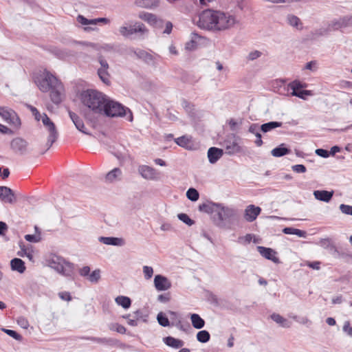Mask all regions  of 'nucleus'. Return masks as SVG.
<instances>
[{
	"label": "nucleus",
	"mask_w": 352,
	"mask_h": 352,
	"mask_svg": "<svg viewBox=\"0 0 352 352\" xmlns=\"http://www.w3.org/2000/svg\"><path fill=\"white\" fill-rule=\"evenodd\" d=\"M292 170L298 173H304L307 171V168L303 164H296L292 166Z\"/></svg>",
	"instance_id": "6e6d98bb"
},
{
	"label": "nucleus",
	"mask_w": 352,
	"mask_h": 352,
	"mask_svg": "<svg viewBox=\"0 0 352 352\" xmlns=\"http://www.w3.org/2000/svg\"><path fill=\"white\" fill-rule=\"evenodd\" d=\"M17 323L19 325H20L22 328L27 329L29 326V322L27 319H25L23 317H20L17 320Z\"/></svg>",
	"instance_id": "e2e57ef3"
},
{
	"label": "nucleus",
	"mask_w": 352,
	"mask_h": 352,
	"mask_svg": "<svg viewBox=\"0 0 352 352\" xmlns=\"http://www.w3.org/2000/svg\"><path fill=\"white\" fill-rule=\"evenodd\" d=\"M288 87L292 90V95L299 98L305 100L307 96L313 95L311 91L302 89L306 85L298 80L292 81L288 85Z\"/></svg>",
	"instance_id": "6e6552de"
},
{
	"label": "nucleus",
	"mask_w": 352,
	"mask_h": 352,
	"mask_svg": "<svg viewBox=\"0 0 352 352\" xmlns=\"http://www.w3.org/2000/svg\"><path fill=\"white\" fill-rule=\"evenodd\" d=\"M50 98L51 100L56 104H60L63 100V95L64 92V87L60 81L50 89Z\"/></svg>",
	"instance_id": "9b49d317"
},
{
	"label": "nucleus",
	"mask_w": 352,
	"mask_h": 352,
	"mask_svg": "<svg viewBox=\"0 0 352 352\" xmlns=\"http://www.w3.org/2000/svg\"><path fill=\"white\" fill-rule=\"evenodd\" d=\"M89 272H90V267L89 266H85V267H82L79 271V273H80V276H89Z\"/></svg>",
	"instance_id": "338daca9"
},
{
	"label": "nucleus",
	"mask_w": 352,
	"mask_h": 352,
	"mask_svg": "<svg viewBox=\"0 0 352 352\" xmlns=\"http://www.w3.org/2000/svg\"><path fill=\"white\" fill-rule=\"evenodd\" d=\"M0 199L4 203L14 204L16 202L15 194L10 188L0 186Z\"/></svg>",
	"instance_id": "ddd939ff"
},
{
	"label": "nucleus",
	"mask_w": 352,
	"mask_h": 352,
	"mask_svg": "<svg viewBox=\"0 0 352 352\" xmlns=\"http://www.w3.org/2000/svg\"><path fill=\"white\" fill-rule=\"evenodd\" d=\"M58 296L63 300L70 301L72 300V296L68 292H62L58 293Z\"/></svg>",
	"instance_id": "680f3d73"
},
{
	"label": "nucleus",
	"mask_w": 352,
	"mask_h": 352,
	"mask_svg": "<svg viewBox=\"0 0 352 352\" xmlns=\"http://www.w3.org/2000/svg\"><path fill=\"white\" fill-rule=\"evenodd\" d=\"M343 331L350 337H352V327L350 326L349 321H346L343 326Z\"/></svg>",
	"instance_id": "bf43d9fd"
},
{
	"label": "nucleus",
	"mask_w": 352,
	"mask_h": 352,
	"mask_svg": "<svg viewBox=\"0 0 352 352\" xmlns=\"http://www.w3.org/2000/svg\"><path fill=\"white\" fill-rule=\"evenodd\" d=\"M99 241L106 245L115 246H121L124 244V241L122 238L113 236H100L99 238Z\"/></svg>",
	"instance_id": "b1692460"
},
{
	"label": "nucleus",
	"mask_w": 352,
	"mask_h": 352,
	"mask_svg": "<svg viewBox=\"0 0 352 352\" xmlns=\"http://www.w3.org/2000/svg\"><path fill=\"white\" fill-rule=\"evenodd\" d=\"M291 149L287 148L285 144H280L271 151V154L274 157H280L291 153Z\"/></svg>",
	"instance_id": "bb28decb"
},
{
	"label": "nucleus",
	"mask_w": 352,
	"mask_h": 352,
	"mask_svg": "<svg viewBox=\"0 0 352 352\" xmlns=\"http://www.w3.org/2000/svg\"><path fill=\"white\" fill-rule=\"evenodd\" d=\"M339 208L343 214L352 216V206L342 204L340 205Z\"/></svg>",
	"instance_id": "8fccbe9b"
},
{
	"label": "nucleus",
	"mask_w": 352,
	"mask_h": 352,
	"mask_svg": "<svg viewBox=\"0 0 352 352\" xmlns=\"http://www.w3.org/2000/svg\"><path fill=\"white\" fill-rule=\"evenodd\" d=\"M262 55V53L260 51L254 50L251 52L248 56V59L249 60H254L256 58H259Z\"/></svg>",
	"instance_id": "13d9d810"
},
{
	"label": "nucleus",
	"mask_w": 352,
	"mask_h": 352,
	"mask_svg": "<svg viewBox=\"0 0 352 352\" xmlns=\"http://www.w3.org/2000/svg\"><path fill=\"white\" fill-rule=\"evenodd\" d=\"M60 80L50 72L45 70L43 75L34 78V82L39 89L43 92H47L53 88Z\"/></svg>",
	"instance_id": "39448f33"
},
{
	"label": "nucleus",
	"mask_w": 352,
	"mask_h": 352,
	"mask_svg": "<svg viewBox=\"0 0 352 352\" xmlns=\"http://www.w3.org/2000/svg\"><path fill=\"white\" fill-rule=\"evenodd\" d=\"M80 99L87 107L83 111L84 117L93 125L98 124L99 118L102 116L111 118L125 117L129 122L133 120V113L128 107L97 90L82 91Z\"/></svg>",
	"instance_id": "f257e3e1"
},
{
	"label": "nucleus",
	"mask_w": 352,
	"mask_h": 352,
	"mask_svg": "<svg viewBox=\"0 0 352 352\" xmlns=\"http://www.w3.org/2000/svg\"><path fill=\"white\" fill-rule=\"evenodd\" d=\"M122 176V171L119 168H115L109 171L105 177L106 182H113L120 180Z\"/></svg>",
	"instance_id": "c756f323"
},
{
	"label": "nucleus",
	"mask_w": 352,
	"mask_h": 352,
	"mask_svg": "<svg viewBox=\"0 0 352 352\" xmlns=\"http://www.w3.org/2000/svg\"><path fill=\"white\" fill-rule=\"evenodd\" d=\"M8 123L16 128L19 127L21 124V120L16 112L12 113V116L8 121Z\"/></svg>",
	"instance_id": "a18cd8bd"
},
{
	"label": "nucleus",
	"mask_w": 352,
	"mask_h": 352,
	"mask_svg": "<svg viewBox=\"0 0 352 352\" xmlns=\"http://www.w3.org/2000/svg\"><path fill=\"white\" fill-rule=\"evenodd\" d=\"M25 239L31 243H38L41 241V233L38 234H26L25 235Z\"/></svg>",
	"instance_id": "09e8293b"
},
{
	"label": "nucleus",
	"mask_w": 352,
	"mask_h": 352,
	"mask_svg": "<svg viewBox=\"0 0 352 352\" xmlns=\"http://www.w3.org/2000/svg\"><path fill=\"white\" fill-rule=\"evenodd\" d=\"M138 172L144 179L148 180H155L158 177L157 170L147 165L139 166Z\"/></svg>",
	"instance_id": "f8f14e48"
},
{
	"label": "nucleus",
	"mask_w": 352,
	"mask_h": 352,
	"mask_svg": "<svg viewBox=\"0 0 352 352\" xmlns=\"http://www.w3.org/2000/svg\"><path fill=\"white\" fill-rule=\"evenodd\" d=\"M186 197L189 200L196 201L199 198V193L197 189L190 188L186 192Z\"/></svg>",
	"instance_id": "ea45409f"
},
{
	"label": "nucleus",
	"mask_w": 352,
	"mask_h": 352,
	"mask_svg": "<svg viewBox=\"0 0 352 352\" xmlns=\"http://www.w3.org/2000/svg\"><path fill=\"white\" fill-rule=\"evenodd\" d=\"M254 135L256 138V140L254 142L255 144L257 146H261L263 144V142L262 140V135L261 134V131L256 133Z\"/></svg>",
	"instance_id": "69168bd1"
},
{
	"label": "nucleus",
	"mask_w": 352,
	"mask_h": 352,
	"mask_svg": "<svg viewBox=\"0 0 352 352\" xmlns=\"http://www.w3.org/2000/svg\"><path fill=\"white\" fill-rule=\"evenodd\" d=\"M77 21L78 23L84 25H94L93 19H88L82 15H78L77 17Z\"/></svg>",
	"instance_id": "603ef678"
},
{
	"label": "nucleus",
	"mask_w": 352,
	"mask_h": 352,
	"mask_svg": "<svg viewBox=\"0 0 352 352\" xmlns=\"http://www.w3.org/2000/svg\"><path fill=\"white\" fill-rule=\"evenodd\" d=\"M131 51L138 57V58L142 60L147 65H155V58L151 53L141 49H133L131 50Z\"/></svg>",
	"instance_id": "4468645a"
},
{
	"label": "nucleus",
	"mask_w": 352,
	"mask_h": 352,
	"mask_svg": "<svg viewBox=\"0 0 352 352\" xmlns=\"http://www.w3.org/2000/svg\"><path fill=\"white\" fill-rule=\"evenodd\" d=\"M261 131L260 130V126L257 123L251 124L248 128V132L255 135L256 133Z\"/></svg>",
	"instance_id": "4d7b16f0"
},
{
	"label": "nucleus",
	"mask_w": 352,
	"mask_h": 352,
	"mask_svg": "<svg viewBox=\"0 0 352 352\" xmlns=\"http://www.w3.org/2000/svg\"><path fill=\"white\" fill-rule=\"evenodd\" d=\"M320 245L325 249H329L331 252H338L337 248L332 243L329 238L322 239L320 241Z\"/></svg>",
	"instance_id": "f704fd0d"
},
{
	"label": "nucleus",
	"mask_w": 352,
	"mask_h": 352,
	"mask_svg": "<svg viewBox=\"0 0 352 352\" xmlns=\"http://www.w3.org/2000/svg\"><path fill=\"white\" fill-rule=\"evenodd\" d=\"M292 318L300 324H306L311 323V321L307 317H298L297 316H294Z\"/></svg>",
	"instance_id": "052dcab7"
},
{
	"label": "nucleus",
	"mask_w": 352,
	"mask_h": 352,
	"mask_svg": "<svg viewBox=\"0 0 352 352\" xmlns=\"http://www.w3.org/2000/svg\"><path fill=\"white\" fill-rule=\"evenodd\" d=\"M98 75L100 80L105 84H110V75L108 72V69H98Z\"/></svg>",
	"instance_id": "58836bf2"
},
{
	"label": "nucleus",
	"mask_w": 352,
	"mask_h": 352,
	"mask_svg": "<svg viewBox=\"0 0 352 352\" xmlns=\"http://www.w3.org/2000/svg\"><path fill=\"white\" fill-rule=\"evenodd\" d=\"M261 208L254 205H249L246 207L244 212V218L248 222L254 221L260 214Z\"/></svg>",
	"instance_id": "a211bd4d"
},
{
	"label": "nucleus",
	"mask_w": 352,
	"mask_h": 352,
	"mask_svg": "<svg viewBox=\"0 0 352 352\" xmlns=\"http://www.w3.org/2000/svg\"><path fill=\"white\" fill-rule=\"evenodd\" d=\"M222 146L226 150V153L232 155L241 151V146L236 140V136L234 134L230 135L222 143Z\"/></svg>",
	"instance_id": "9d476101"
},
{
	"label": "nucleus",
	"mask_w": 352,
	"mask_h": 352,
	"mask_svg": "<svg viewBox=\"0 0 352 352\" xmlns=\"http://www.w3.org/2000/svg\"><path fill=\"white\" fill-rule=\"evenodd\" d=\"M42 122L43 125L47 128V130L50 133L47 142V150H48L52 146V144L56 141L58 136V133L56 130L55 124L45 113H44L42 116Z\"/></svg>",
	"instance_id": "423d86ee"
},
{
	"label": "nucleus",
	"mask_w": 352,
	"mask_h": 352,
	"mask_svg": "<svg viewBox=\"0 0 352 352\" xmlns=\"http://www.w3.org/2000/svg\"><path fill=\"white\" fill-rule=\"evenodd\" d=\"M115 301L118 305L125 309H129L131 305V300L127 296H118L116 298Z\"/></svg>",
	"instance_id": "72a5a7b5"
},
{
	"label": "nucleus",
	"mask_w": 352,
	"mask_h": 352,
	"mask_svg": "<svg viewBox=\"0 0 352 352\" xmlns=\"http://www.w3.org/2000/svg\"><path fill=\"white\" fill-rule=\"evenodd\" d=\"M270 318L275 322L280 324L282 327L289 328L292 325V323L290 321H289L286 318H283L278 314L274 313L270 316Z\"/></svg>",
	"instance_id": "2f4dec72"
},
{
	"label": "nucleus",
	"mask_w": 352,
	"mask_h": 352,
	"mask_svg": "<svg viewBox=\"0 0 352 352\" xmlns=\"http://www.w3.org/2000/svg\"><path fill=\"white\" fill-rule=\"evenodd\" d=\"M10 267L12 271L18 272L20 274L23 273L26 270L25 262L19 258H14L10 261Z\"/></svg>",
	"instance_id": "393cba45"
},
{
	"label": "nucleus",
	"mask_w": 352,
	"mask_h": 352,
	"mask_svg": "<svg viewBox=\"0 0 352 352\" xmlns=\"http://www.w3.org/2000/svg\"><path fill=\"white\" fill-rule=\"evenodd\" d=\"M315 153L317 155L323 158H327L330 156L329 151L324 148H317Z\"/></svg>",
	"instance_id": "5fc2aeb1"
},
{
	"label": "nucleus",
	"mask_w": 352,
	"mask_h": 352,
	"mask_svg": "<svg viewBox=\"0 0 352 352\" xmlns=\"http://www.w3.org/2000/svg\"><path fill=\"white\" fill-rule=\"evenodd\" d=\"M120 34L124 37H130L134 34H143L148 32L144 24L140 22H136L134 25L129 26H121L119 29Z\"/></svg>",
	"instance_id": "0eeeda50"
},
{
	"label": "nucleus",
	"mask_w": 352,
	"mask_h": 352,
	"mask_svg": "<svg viewBox=\"0 0 352 352\" xmlns=\"http://www.w3.org/2000/svg\"><path fill=\"white\" fill-rule=\"evenodd\" d=\"M352 24V17L344 16L338 21H332L329 25L333 30H338L340 28L346 27Z\"/></svg>",
	"instance_id": "5701e85b"
},
{
	"label": "nucleus",
	"mask_w": 352,
	"mask_h": 352,
	"mask_svg": "<svg viewBox=\"0 0 352 352\" xmlns=\"http://www.w3.org/2000/svg\"><path fill=\"white\" fill-rule=\"evenodd\" d=\"M333 190H316L314 191V195L317 200L329 203L333 196Z\"/></svg>",
	"instance_id": "412c9836"
},
{
	"label": "nucleus",
	"mask_w": 352,
	"mask_h": 352,
	"mask_svg": "<svg viewBox=\"0 0 352 352\" xmlns=\"http://www.w3.org/2000/svg\"><path fill=\"white\" fill-rule=\"evenodd\" d=\"M230 130L235 131L236 130L239 123L234 119H230L228 122Z\"/></svg>",
	"instance_id": "774afa93"
},
{
	"label": "nucleus",
	"mask_w": 352,
	"mask_h": 352,
	"mask_svg": "<svg viewBox=\"0 0 352 352\" xmlns=\"http://www.w3.org/2000/svg\"><path fill=\"white\" fill-rule=\"evenodd\" d=\"M190 318L195 329H201L205 326V320L198 314H190Z\"/></svg>",
	"instance_id": "cd10ccee"
},
{
	"label": "nucleus",
	"mask_w": 352,
	"mask_h": 352,
	"mask_svg": "<svg viewBox=\"0 0 352 352\" xmlns=\"http://www.w3.org/2000/svg\"><path fill=\"white\" fill-rule=\"evenodd\" d=\"M197 340L201 343H206L208 342L210 339V333L206 330H201L199 331L197 333Z\"/></svg>",
	"instance_id": "4c0bfd02"
},
{
	"label": "nucleus",
	"mask_w": 352,
	"mask_h": 352,
	"mask_svg": "<svg viewBox=\"0 0 352 352\" xmlns=\"http://www.w3.org/2000/svg\"><path fill=\"white\" fill-rule=\"evenodd\" d=\"M175 142L179 146L187 148L190 140L186 135H182L179 138L174 139Z\"/></svg>",
	"instance_id": "a19ab883"
},
{
	"label": "nucleus",
	"mask_w": 352,
	"mask_h": 352,
	"mask_svg": "<svg viewBox=\"0 0 352 352\" xmlns=\"http://www.w3.org/2000/svg\"><path fill=\"white\" fill-rule=\"evenodd\" d=\"M240 215L236 209L225 207L221 204L217 214L212 216L214 223L219 228L230 227L239 220Z\"/></svg>",
	"instance_id": "7ed1b4c3"
},
{
	"label": "nucleus",
	"mask_w": 352,
	"mask_h": 352,
	"mask_svg": "<svg viewBox=\"0 0 352 352\" xmlns=\"http://www.w3.org/2000/svg\"><path fill=\"white\" fill-rule=\"evenodd\" d=\"M178 219L185 224L191 226L195 224V221L191 219L189 216L185 213H179L177 215Z\"/></svg>",
	"instance_id": "c03bdc74"
},
{
	"label": "nucleus",
	"mask_w": 352,
	"mask_h": 352,
	"mask_svg": "<svg viewBox=\"0 0 352 352\" xmlns=\"http://www.w3.org/2000/svg\"><path fill=\"white\" fill-rule=\"evenodd\" d=\"M2 331L17 341H21L22 340V336L14 330L2 329Z\"/></svg>",
	"instance_id": "de8ad7c7"
},
{
	"label": "nucleus",
	"mask_w": 352,
	"mask_h": 352,
	"mask_svg": "<svg viewBox=\"0 0 352 352\" xmlns=\"http://www.w3.org/2000/svg\"><path fill=\"white\" fill-rule=\"evenodd\" d=\"M143 273L144 275V278L146 279H147V280L150 279L153 274V267L146 266V265L144 266L143 267Z\"/></svg>",
	"instance_id": "3c124183"
},
{
	"label": "nucleus",
	"mask_w": 352,
	"mask_h": 352,
	"mask_svg": "<svg viewBox=\"0 0 352 352\" xmlns=\"http://www.w3.org/2000/svg\"><path fill=\"white\" fill-rule=\"evenodd\" d=\"M199 37V36L197 33H192L191 40L188 41L185 45L186 50L188 51L195 50L197 46V43L195 39Z\"/></svg>",
	"instance_id": "e433bc0d"
},
{
	"label": "nucleus",
	"mask_w": 352,
	"mask_h": 352,
	"mask_svg": "<svg viewBox=\"0 0 352 352\" xmlns=\"http://www.w3.org/2000/svg\"><path fill=\"white\" fill-rule=\"evenodd\" d=\"M170 300V294L169 292L160 294L157 296V300L160 302L166 303Z\"/></svg>",
	"instance_id": "864d4df0"
},
{
	"label": "nucleus",
	"mask_w": 352,
	"mask_h": 352,
	"mask_svg": "<svg viewBox=\"0 0 352 352\" xmlns=\"http://www.w3.org/2000/svg\"><path fill=\"white\" fill-rule=\"evenodd\" d=\"M86 339L98 344H104L109 346H122V344L118 340L113 338L89 337L87 338Z\"/></svg>",
	"instance_id": "dca6fc26"
},
{
	"label": "nucleus",
	"mask_w": 352,
	"mask_h": 352,
	"mask_svg": "<svg viewBox=\"0 0 352 352\" xmlns=\"http://www.w3.org/2000/svg\"><path fill=\"white\" fill-rule=\"evenodd\" d=\"M49 265L58 273L66 276L72 277L74 274V265L66 261L63 257L52 254L48 260Z\"/></svg>",
	"instance_id": "20e7f679"
},
{
	"label": "nucleus",
	"mask_w": 352,
	"mask_h": 352,
	"mask_svg": "<svg viewBox=\"0 0 352 352\" xmlns=\"http://www.w3.org/2000/svg\"><path fill=\"white\" fill-rule=\"evenodd\" d=\"M197 25L202 29L212 32H220L232 27L235 17L228 12L213 9H206L198 16V20H193Z\"/></svg>",
	"instance_id": "f03ea898"
},
{
	"label": "nucleus",
	"mask_w": 352,
	"mask_h": 352,
	"mask_svg": "<svg viewBox=\"0 0 352 352\" xmlns=\"http://www.w3.org/2000/svg\"><path fill=\"white\" fill-rule=\"evenodd\" d=\"M160 0H140L137 4L142 8L147 9H154L159 6Z\"/></svg>",
	"instance_id": "473e14b6"
},
{
	"label": "nucleus",
	"mask_w": 352,
	"mask_h": 352,
	"mask_svg": "<svg viewBox=\"0 0 352 352\" xmlns=\"http://www.w3.org/2000/svg\"><path fill=\"white\" fill-rule=\"evenodd\" d=\"M99 63L100 65V67L99 69H109V64L107 61L104 59L102 57H99Z\"/></svg>",
	"instance_id": "0e129e2a"
},
{
	"label": "nucleus",
	"mask_w": 352,
	"mask_h": 352,
	"mask_svg": "<svg viewBox=\"0 0 352 352\" xmlns=\"http://www.w3.org/2000/svg\"><path fill=\"white\" fill-rule=\"evenodd\" d=\"M68 113L76 129L82 133L87 134V133L85 131V127L82 119L76 113L70 110L68 111Z\"/></svg>",
	"instance_id": "4be33fe9"
},
{
	"label": "nucleus",
	"mask_w": 352,
	"mask_h": 352,
	"mask_svg": "<svg viewBox=\"0 0 352 352\" xmlns=\"http://www.w3.org/2000/svg\"><path fill=\"white\" fill-rule=\"evenodd\" d=\"M283 123L281 122L277 121H270L266 123H264L260 126V130L261 132L266 133L276 128L282 126Z\"/></svg>",
	"instance_id": "c85d7f7f"
},
{
	"label": "nucleus",
	"mask_w": 352,
	"mask_h": 352,
	"mask_svg": "<svg viewBox=\"0 0 352 352\" xmlns=\"http://www.w3.org/2000/svg\"><path fill=\"white\" fill-rule=\"evenodd\" d=\"M14 112L12 109L5 107H0V116L6 122L11 118L12 113Z\"/></svg>",
	"instance_id": "c9c22d12"
},
{
	"label": "nucleus",
	"mask_w": 352,
	"mask_h": 352,
	"mask_svg": "<svg viewBox=\"0 0 352 352\" xmlns=\"http://www.w3.org/2000/svg\"><path fill=\"white\" fill-rule=\"evenodd\" d=\"M257 250L265 258L272 261L274 263H280L279 258L276 256V252L273 249L263 246H257Z\"/></svg>",
	"instance_id": "f3484780"
},
{
	"label": "nucleus",
	"mask_w": 352,
	"mask_h": 352,
	"mask_svg": "<svg viewBox=\"0 0 352 352\" xmlns=\"http://www.w3.org/2000/svg\"><path fill=\"white\" fill-rule=\"evenodd\" d=\"M139 17L148 23H155L156 22V16L153 14L148 13V12H140L139 14Z\"/></svg>",
	"instance_id": "79ce46f5"
},
{
	"label": "nucleus",
	"mask_w": 352,
	"mask_h": 352,
	"mask_svg": "<svg viewBox=\"0 0 352 352\" xmlns=\"http://www.w3.org/2000/svg\"><path fill=\"white\" fill-rule=\"evenodd\" d=\"M221 207V204L210 202L209 204L204 203L199 206V210L201 212H204L207 214H210L213 216L217 214L219 209Z\"/></svg>",
	"instance_id": "aec40b11"
},
{
	"label": "nucleus",
	"mask_w": 352,
	"mask_h": 352,
	"mask_svg": "<svg viewBox=\"0 0 352 352\" xmlns=\"http://www.w3.org/2000/svg\"><path fill=\"white\" fill-rule=\"evenodd\" d=\"M157 320L158 323L164 327H168L170 325L168 317L162 312H160L157 314Z\"/></svg>",
	"instance_id": "37998d69"
},
{
	"label": "nucleus",
	"mask_w": 352,
	"mask_h": 352,
	"mask_svg": "<svg viewBox=\"0 0 352 352\" xmlns=\"http://www.w3.org/2000/svg\"><path fill=\"white\" fill-rule=\"evenodd\" d=\"M165 344L173 349H180L184 345V342L182 340L172 336H167L163 338Z\"/></svg>",
	"instance_id": "a878e982"
},
{
	"label": "nucleus",
	"mask_w": 352,
	"mask_h": 352,
	"mask_svg": "<svg viewBox=\"0 0 352 352\" xmlns=\"http://www.w3.org/2000/svg\"><path fill=\"white\" fill-rule=\"evenodd\" d=\"M286 20L290 26L296 28L297 30L302 29V23L297 16L289 14L287 16Z\"/></svg>",
	"instance_id": "7c9ffc66"
},
{
	"label": "nucleus",
	"mask_w": 352,
	"mask_h": 352,
	"mask_svg": "<svg viewBox=\"0 0 352 352\" xmlns=\"http://www.w3.org/2000/svg\"><path fill=\"white\" fill-rule=\"evenodd\" d=\"M100 278V270L97 269L94 270L89 275V280L91 283H98V280Z\"/></svg>",
	"instance_id": "49530a36"
},
{
	"label": "nucleus",
	"mask_w": 352,
	"mask_h": 352,
	"mask_svg": "<svg viewBox=\"0 0 352 352\" xmlns=\"http://www.w3.org/2000/svg\"><path fill=\"white\" fill-rule=\"evenodd\" d=\"M28 142L22 138H15L10 142V148L14 153L25 155L29 153Z\"/></svg>",
	"instance_id": "1a4fd4ad"
},
{
	"label": "nucleus",
	"mask_w": 352,
	"mask_h": 352,
	"mask_svg": "<svg viewBox=\"0 0 352 352\" xmlns=\"http://www.w3.org/2000/svg\"><path fill=\"white\" fill-rule=\"evenodd\" d=\"M223 155V150L217 147H210L208 150L207 156L210 164H215Z\"/></svg>",
	"instance_id": "6ab92c4d"
},
{
	"label": "nucleus",
	"mask_w": 352,
	"mask_h": 352,
	"mask_svg": "<svg viewBox=\"0 0 352 352\" xmlns=\"http://www.w3.org/2000/svg\"><path fill=\"white\" fill-rule=\"evenodd\" d=\"M154 285L157 291H166L172 286L170 281L166 276L161 274L155 276Z\"/></svg>",
	"instance_id": "2eb2a0df"
}]
</instances>
